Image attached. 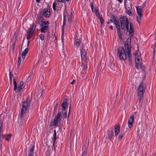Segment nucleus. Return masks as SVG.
<instances>
[{
    "label": "nucleus",
    "mask_w": 156,
    "mask_h": 156,
    "mask_svg": "<svg viewBox=\"0 0 156 156\" xmlns=\"http://www.w3.org/2000/svg\"><path fill=\"white\" fill-rule=\"evenodd\" d=\"M110 28L112 30H113V26H112V25H111L110 26Z\"/></svg>",
    "instance_id": "63"
},
{
    "label": "nucleus",
    "mask_w": 156,
    "mask_h": 156,
    "mask_svg": "<svg viewBox=\"0 0 156 156\" xmlns=\"http://www.w3.org/2000/svg\"><path fill=\"white\" fill-rule=\"evenodd\" d=\"M115 136L116 137L118 135V133H119V132H116V131H115Z\"/></svg>",
    "instance_id": "57"
},
{
    "label": "nucleus",
    "mask_w": 156,
    "mask_h": 156,
    "mask_svg": "<svg viewBox=\"0 0 156 156\" xmlns=\"http://www.w3.org/2000/svg\"><path fill=\"white\" fill-rule=\"evenodd\" d=\"M16 40L12 42V44H11V46L10 47V50L12 51V54L13 53L14 51L15 46L16 44Z\"/></svg>",
    "instance_id": "27"
},
{
    "label": "nucleus",
    "mask_w": 156,
    "mask_h": 156,
    "mask_svg": "<svg viewBox=\"0 0 156 156\" xmlns=\"http://www.w3.org/2000/svg\"><path fill=\"white\" fill-rule=\"evenodd\" d=\"M112 19V20H108V22H107V23L108 24H109L110 23H112V21H113V19Z\"/></svg>",
    "instance_id": "46"
},
{
    "label": "nucleus",
    "mask_w": 156,
    "mask_h": 156,
    "mask_svg": "<svg viewBox=\"0 0 156 156\" xmlns=\"http://www.w3.org/2000/svg\"><path fill=\"white\" fill-rule=\"evenodd\" d=\"M135 63L136 67L137 69H138L141 68L143 63L140 61V59L139 58H136L135 60Z\"/></svg>",
    "instance_id": "15"
},
{
    "label": "nucleus",
    "mask_w": 156,
    "mask_h": 156,
    "mask_svg": "<svg viewBox=\"0 0 156 156\" xmlns=\"http://www.w3.org/2000/svg\"><path fill=\"white\" fill-rule=\"evenodd\" d=\"M23 62V60L21 59V56L19 55L18 58L17 62V69L19 70L20 67V65Z\"/></svg>",
    "instance_id": "19"
},
{
    "label": "nucleus",
    "mask_w": 156,
    "mask_h": 156,
    "mask_svg": "<svg viewBox=\"0 0 156 156\" xmlns=\"http://www.w3.org/2000/svg\"><path fill=\"white\" fill-rule=\"evenodd\" d=\"M145 84L141 82L139 84L137 89V96L139 102H140L144 97V94L145 91Z\"/></svg>",
    "instance_id": "3"
},
{
    "label": "nucleus",
    "mask_w": 156,
    "mask_h": 156,
    "mask_svg": "<svg viewBox=\"0 0 156 156\" xmlns=\"http://www.w3.org/2000/svg\"><path fill=\"white\" fill-rule=\"evenodd\" d=\"M125 26L126 31H128V29H129V21L128 18H126V19Z\"/></svg>",
    "instance_id": "29"
},
{
    "label": "nucleus",
    "mask_w": 156,
    "mask_h": 156,
    "mask_svg": "<svg viewBox=\"0 0 156 156\" xmlns=\"http://www.w3.org/2000/svg\"><path fill=\"white\" fill-rule=\"evenodd\" d=\"M108 133V136L109 139L111 141L112 140V137L114 135L113 130L112 129H108L107 132Z\"/></svg>",
    "instance_id": "17"
},
{
    "label": "nucleus",
    "mask_w": 156,
    "mask_h": 156,
    "mask_svg": "<svg viewBox=\"0 0 156 156\" xmlns=\"http://www.w3.org/2000/svg\"><path fill=\"white\" fill-rule=\"evenodd\" d=\"M30 42V41H28V42H27V47L29 46Z\"/></svg>",
    "instance_id": "61"
},
{
    "label": "nucleus",
    "mask_w": 156,
    "mask_h": 156,
    "mask_svg": "<svg viewBox=\"0 0 156 156\" xmlns=\"http://www.w3.org/2000/svg\"><path fill=\"white\" fill-rule=\"evenodd\" d=\"M61 39H62V42H63V40H64V37H63V36L62 34V36H61Z\"/></svg>",
    "instance_id": "62"
},
{
    "label": "nucleus",
    "mask_w": 156,
    "mask_h": 156,
    "mask_svg": "<svg viewBox=\"0 0 156 156\" xmlns=\"http://www.w3.org/2000/svg\"><path fill=\"white\" fill-rule=\"evenodd\" d=\"M110 18L111 19H112L113 20L114 23L117 29L118 36L120 41H122L123 40V39L122 37V34L121 33V28L119 20L116 16H114L113 14L111 15Z\"/></svg>",
    "instance_id": "1"
},
{
    "label": "nucleus",
    "mask_w": 156,
    "mask_h": 156,
    "mask_svg": "<svg viewBox=\"0 0 156 156\" xmlns=\"http://www.w3.org/2000/svg\"><path fill=\"white\" fill-rule=\"evenodd\" d=\"M126 18H127L126 17H125L123 16H119V20L120 22V27H121V29L122 30H125V28L124 27V24L125 23L126 19Z\"/></svg>",
    "instance_id": "8"
},
{
    "label": "nucleus",
    "mask_w": 156,
    "mask_h": 156,
    "mask_svg": "<svg viewBox=\"0 0 156 156\" xmlns=\"http://www.w3.org/2000/svg\"><path fill=\"white\" fill-rule=\"evenodd\" d=\"M9 80H10V83H12V78L11 76H10L9 77Z\"/></svg>",
    "instance_id": "56"
},
{
    "label": "nucleus",
    "mask_w": 156,
    "mask_h": 156,
    "mask_svg": "<svg viewBox=\"0 0 156 156\" xmlns=\"http://www.w3.org/2000/svg\"><path fill=\"white\" fill-rule=\"evenodd\" d=\"M45 19H44V20L42 22V23L41 24H43L45 26H49L48 25L50 24V22L48 21H45Z\"/></svg>",
    "instance_id": "34"
},
{
    "label": "nucleus",
    "mask_w": 156,
    "mask_h": 156,
    "mask_svg": "<svg viewBox=\"0 0 156 156\" xmlns=\"http://www.w3.org/2000/svg\"><path fill=\"white\" fill-rule=\"evenodd\" d=\"M156 49L154 48L153 50V59L154 60L155 58V55L156 54Z\"/></svg>",
    "instance_id": "41"
},
{
    "label": "nucleus",
    "mask_w": 156,
    "mask_h": 156,
    "mask_svg": "<svg viewBox=\"0 0 156 156\" xmlns=\"http://www.w3.org/2000/svg\"><path fill=\"white\" fill-rule=\"evenodd\" d=\"M43 21H44V20H40V19H36L35 22L37 24H39L41 23H42Z\"/></svg>",
    "instance_id": "35"
},
{
    "label": "nucleus",
    "mask_w": 156,
    "mask_h": 156,
    "mask_svg": "<svg viewBox=\"0 0 156 156\" xmlns=\"http://www.w3.org/2000/svg\"><path fill=\"white\" fill-rule=\"evenodd\" d=\"M120 125L119 124H116L115 125V132L116 131L119 132L120 130Z\"/></svg>",
    "instance_id": "30"
},
{
    "label": "nucleus",
    "mask_w": 156,
    "mask_h": 156,
    "mask_svg": "<svg viewBox=\"0 0 156 156\" xmlns=\"http://www.w3.org/2000/svg\"><path fill=\"white\" fill-rule=\"evenodd\" d=\"M28 50H29V49L28 48H27L24 50V51L22 53V54H23V55H26L28 52Z\"/></svg>",
    "instance_id": "37"
},
{
    "label": "nucleus",
    "mask_w": 156,
    "mask_h": 156,
    "mask_svg": "<svg viewBox=\"0 0 156 156\" xmlns=\"http://www.w3.org/2000/svg\"><path fill=\"white\" fill-rule=\"evenodd\" d=\"M67 113V112H65L63 114V117L64 118H66Z\"/></svg>",
    "instance_id": "53"
},
{
    "label": "nucleus",
    "mask_w": 156,
    "mask_h": 156,
    "mask_svg": "<svg viewBox=\"0 0 156 156\" xmlns=\"http://www.w3.org/2000/svg\"><path fill=\"white\" fill-rule=\"evenodd\" d=\"M137 14L138 15L137 16V21L139 24H140L141 18L143 17V13H137Z\"/></svg>",
    "instance_id": "23"
},
{
    "label": "nucleus",
    "mask_w": 156,
    "mask_h": 156,
    "mask_svg": "<svg viewBox=\"0 0 156 156\" xmlns=\"http://www.w3.org/2000/svg\"><path fill=\"white\" fill-rule=\"evenodd\" d=\"M129 27H134L133 24L132 23L129 22Z\"/></svg>",
    "instance_id": "49"
},
{
    "label": "nucleus",
    "mask_w": 156,
    "mask_h": 156,
    "mask_svg": "<svg viewBox=\"0 0 156 156\" xmlns=\"http://www.w3.org/2000/svg\"><path fill=\"white\" fill-rule=\"evenodd\" d=\"M136 10L137 13H143V9L141 6H137Z\"/></svg>",
    "instance_id": "28"
},
{
    "label": "nucleus",
    "mask_w": 156,
    "mask_h": 156,
    "mask_svg": "<svg viewBox=\"0 0 156 156\" xmlns=\"http://www.w3.org/2000/svg\"><path fill=\"white\" fill-rule=\"evenodd\" d=\"M13 83L14 86V91H16L17 89V86L16 82L15 79H13Z\"/></svg>",
    "instance_id": "33"
},
{
    "label": "nucleus",
    "mask_w": 156,
    "mask_h": 156,
    "mask_svg": "<svg viewBox=\"0 0 156 156\" xmlns=\"http://www.w3.org/2000/svg\"><path fill=\"white\" fill-rule=\"evenodd\" d=\"M3 122L2 119H0V130L2 131Z\"/></svg>",
    "instance_id": "40"
},
{
    "label": "nucleus",
    "mask_w": 156,
    "mask_h": 156,
    "mask_svg": "<svg viewBox=\"0 0 156 156\" xmlns=\"http://www.w3.org/2000/svg\"><path fill=\"white\" fill-rule=\"evenodd\" d=\"M9 77L10 76H11L12 77V76H13V77L14 76L13 74H12V72L10 71V70L9 71Z\"/></svg>",
    "instance_id": "52"
},
{
    "label": "nucleus",
    "mask_w": 156,
    "mask_h": 156,
    "mask_svg": "<svg viewBox=\"0 0 156 156\" xmlns=\"http://www.w3.org/2000/svg\"><path fill=\"white\" fill-rule=\"evenodd\" d=\"M73 17V13L72 12H71L70 14L69 15L68 17V22L69 23H71L72 22V19Z\"/></svg>",
    "instance_id": "25"
},
{
    "label": "nucleus",
    "mask_w": 156,
    "mask_h": 156,
    "mask_svg": "<svg viewBox=\"0 0 156 156\" xmlns=\"http://www.w3.org/2000/svg\"><path fill=\"white\" fill-rule=\"evenodd\" d=\"M123 137V134L122 133H120L118 137V140L119 141L121 140L122 139V138Z\"/></svg>",
    "instance_id": "39"
},
{
    "label": "nucleus",
    "mask_w": 156,
    "mask_h": 156,
    "mask_svg": "<svg viewBox=\"0 0 156 156\" xmlns=\"http://www.w3.org/2000/svg\"><path fill=\"white\" fill-rule=\"evenodd\" d=\"M67 11L66 9L63 12V23L62 25V32L64 31V27L66 24V17L67 15Z\"/></svg>",
    "instance_id": "14"
},
{
    "label": "nucleus",
    "mask_w": 156,
    "mask_h": 156,
    "mask_svg": "<svg viewBox=\"0 0 156 156\" xmlns=\"http://www.w3.org/2000/svg\"><path fill=\"white\" fill-rule=\"evenodd\" d=\"M127 32L129 33V36H133L134 34V28L129 27V29H128V31Z\"/></svg>",
    "instance_id": "22"
},
{
    "label": "nucleus",
    "mask_w": 156,
    "mask_h": 156,
    "mask_svg": "<svg viewBox=\"0 0 156 156\" xmlns=\"http://www.w3.org/2000/svg\"><path fill=\"white\" fill-rule=\"evenodd\" d=\"M75 82V80L74 79H73L71 83V84H73Z\"/></svg>",
    "instance_id": "59"
},
{
    "label": "nucleus",
    "mask_w": 156,
    "mask_h": 156,
    "mask_svg": "<svg viewBox=\"0 0 156 156\" xmlns=\"http://www.w3.org/2000/svg\"><path fill=\"white\" fill-rule=\"evenodd\" d=\"M71 109V106H70L69 107V113H68V116H69V115Z\"/></svg>",
    "instance_id": "58"
},
{
    "label": "nucleus",
    "mask_w": 156,
    "mask_h": 156,
    "mask_svg": "<svg viewBox=\"0 0 156 156\" xmlns=\"http://www.w3.org/2000/svg\"><path fill=\"white\" fill-rule=\"evenodd\" d=\"M40 37L41 40V41H43L44 40L45 38V35L44 34H41L40 35Z\"/></svg>",
    "instance_id": "38"
},
{
    "label": "nucleus",
    "mask_w": 156,
    "mask_h": 156,
    "mask_svg": "<svg viewBox=\"0 0 156 156\" xmlns=\"http://www.w3.org/2000/svg\"><path fill=\"white\" fill-rule=\"evenodd\" d=\"M83 44L80 48V54L82 60H86L87 59V52L84 49Z\"/></svg>",
    "instance_id": "9"
},
{
    "label": "nucleus",
    "mask_w": 156,
    "mask_h": 156,
    "mask_svg": "<svg viewBox=\"0 0 156 156\" xmlns=\"http://www.w3.org/2000/svg\"><path fill=\"white\" fill-rule=\"evenodd\" d=\"M31 35H29V34H27V39L28 40V41H30V36Z\"/></svg>",
    "instance_id": "48"
},
{
    "label": "nucleus",
    "mask_w": 156,
    "mask_h": 156,
    "mask_svg": "<svg viewBox=\"0 0 156 156\" xmlns=\"http://www.w3.org/2000/svg\"><path fill=\"white\" fill-rule=\"evenodd\" d=\"M87 152L86 151H83L81 156H86L87 155Z\"/></svg>",
    "instance_id": "47"
},
{
    "label": "nucleus",
    "mask_w": 156,
    "mask_h": 156,
    "mask_svg": "<svg viewBox=\"0 0 156 156\" xmlns=\"http://www.w3.org/2000/svg\"><path fill=\"white\" fill-rule=\"evenodd\" d=\"M40 30L41 33H45L49 30V26H45L41 24L40 25Z\"/></svg>",
    "instance_id": "11"
},
{
    "label": "nucleus",
    "mask_w": 156,
    "mask_h": 156,
    "mask_svg": "<svg viewBox=\"0 0 156 156\" xmlns=\"http://www.w3.org/2000/svg\"><path fill=\"white\" fill-rule=\"evenodd\" d=\"M134 115H132L130 116L128 120V124L129 128H131L133 126L134 121Z\"/></svg>",
    "instance_id": "13"
},
{
    "label": "nucleus",
    "mask_w": 156,
    "mask_h": 156,
    "mask_svg": "<svg viewBox=\"0 0 156 156\" xmlns=\"http://www.w3.org/2000/svg\"><path fill=\"white\" fill-rule=\"evenodd\" d=\"M60 2H65V0H57V1H55L53 2L52 5V8L53 10L55 11L56 10H58V6H56L57 5H59V3H60Z\"/></svg>",
    "instance_id": "10"
},
{
    "label": "nucleus",
    "mask_w": 156,
    "mask_h": 156,
    "mask_svg": "<svg viewBox=\"0 0 156 156\" xmlns=\"http://www.w3.org/2000/svg\"><path fill=\"white\" fill-rule=\"evenodd\" d=\"M81 43V42H79L77 41H75L74 42L75 47L76 48H78Z\"/></svg>",
    "instance_id": "32"
},
{
    "label": "nucleus",
    "mask_w": 156,
    "mask_h": 156,
    "mask_svg": "<svg viewBox=\"0 0 156 156\" xmlns=\"http://www.w3.org/2000/svg\"><path fill=\"white\" fill-rule=\"evenodd\" d=\"M61 115V112L58 111L57 115L54 118L53 121L51 123V126L54 127H57L58 123L60 122L62 120V116Z\"/></svg>",
    "instance_id": "4"
},
{
    "label": "nucleus",
    "mask_w": 156,
    "mask_h": 156,
    "mask_svg": "<svg viewBox=\"0 0 156 156\" xmlns=\"http://www.w3.org/2000/svg\"><path fill=\"white\" fill-rule=\"evenodd\" d=\"M127 13L129 16H132V13L130 10H128L127 11Z\"/></svg>",
    "instance_id": "43"
},
{
    "label": "nucleus",
    "mask_w": 156,
    "mask_h": 156,
    "mask_svg": "<svg viewBox=\"0 0 156 156\" xmlns=\"http://www.w3.org/2000/svg\"><path fill=\"white\" fill-rule=\"evenodd\" d=\"M119 56L121 60H125L127 58V55L125 50L123 47H120L118 50Z\"/></svg>",
    "instance_id": "5"
},
{
    "label": "nucleus",
    "mask_w": 156,
    "mask_h": 156,
    "mask_svg": "<svg viewBox=\"0 0 156 156\" xmlns=\"http://www.w3.org/2000/svg\"><path fill=\"white\" fill-rule=\"evenodd\" d=\"M12 135L11 134L9 135H2V136L3 137V138H5V140L7 141H9V140L10 139Z\"/></svg>",
    "instance_id": "31"
},
{
    "label": "nucleus",
    "mask_w": 156,
    "mask_h": 156,
    "mask_svg": "<svg viewBox=\"0 0 156 156\" xmlns=\"http://www.w3.org/2000/svg\"><path fill=\"white\" fill-rule=\"evenodd\" d=\"M75 41H77L79 42H81V40L80 39H78V38H75Z\"/></svg>",
    "instance_id": "54"
},
{
    "label": "nucleus",
    "mask_w": 156,
    "mask_h": 156,
    "mask_svg": "<svg viewBox=\"0 0 156 156\" xmlns=\"http://www.w3.org/2000/svg\"><path fill=\"white\" fill-rule=\"evenodd\" d=\"M24 82L23 81H21L20 83V86L22 87L23 85Z\"/></svg>",
    "instance_id": "55"
},
{
    "label": "nucleus",
    "mask_w": 156,
    "mask_h": 156,
    "mask_svg": "<svg viewBox=\"0 0 156 156\" xmlns=\"http://www.w3.org/2000/svg\"><path fill=\"white\" fill-rule=\"evenodd\" d=\"M94 3H93L92 2H91L90 3V6L91 8V9L92 11L93 12H94L95 13L97 17H98V18H99L100 17H101V16H100V13L99 11L96 9V6L94 7Z\"/></svg>",
    "instance_id": "12"
},
{
    "label": "nucleus",
    "mask_w": 156,
    "mask_h": 156,
    "mask_svg": "<svg viewBox=\"0 0 156 156\" xmlns=\"http://www.w3.org/2000/svg\"><path fill=\"white\" fill-rule=\"evenodd\" d=\"M100 21V22L101 25H102L103 24L104 20L103 19L102 17L101 16V17L99 18Z\"/></svg>",
    "instance_id": "42"
},
{
    "label": "nucleus",
    "mask_w": 156,
    "mask_h": 156,
    "mask_svg": "<svg viewBox=\"0 0 156 156\" xmlns=\"http://www.w3.org/2000/svg\"><path fill=\"white\" fill-rule=\"evenodd\" d=\"M34 68L31 70V72L29 73V76H28V78H29V77H30L31 76H32V74H33V70H34Z\"/></svg>",
    "instance_id": "44"
},
{
    "label": "nucleus",
    "mask_w": 156,
    "mask_h": 156,
    "mask_svg": "<svg viewBox=\"0 0 156 156\" xmlns=\"http://www.w3.org/2000/svg\"><path fill=\"white\" fill-rule=\"evenodd\" d=\"M132 36H129L127 39L126 42L124 44V47L126 50H131V41Z\"/></svg>",
    "instance_id": "7"
},
{
    "label": "nucleus",
    "mask_w": 156,
    "mask_h": 156,
    "mask_svg": "<svg viewBox=\"0 0 156 156\" xmlns=\"http://www.w3.org/2000/svg\"><path fill=\"white\" fill-rule=\"evenodd\" d=\"M67 99H64V102L62 103L61 107L63 111H65L66 110V108L68 104L67 103Z\"/></svg>",
    "instance_id": "18"
},
{
    "label": "nucleus",
    "mask_w": 156,
    "mask_h": 156,
    "mask_svg": "<svg viewBox=\"0 0 156 156\" xmlns=\"http://www.w3.org/2000/svg\"><path fill=\"white\" fill-rule=\"evenodd\" d=\"M40 12L46 18H49L50 16V6L48 5L46 8L43 9Z\"/></svg>",
    "instance_id": "6"
},
{
    "label": "nucleus",
    "mask_w": 156,
    "mask_h": 156,
    "mask_svg": "<svg viewBox=\"0 0 156 156\" xmlns=\"http://www.w3.org/2000/svg\"><path fill=\"white\" fill-rule=\"evenodd\" d=\"M56 111V109L55 108H54V110L52 116L53 117L55 115V114Z\"/></svg>",
    "instance_id": "50"
},
{
    "label": "nucleus",
    "mask_w": 156,
    "mask_h": 156,
    "mask_svg": "<svg viewBox=\"0 0 156 156\" xmlns=\"http://www.w3.org/2000/svg\"><path fill=\"white\" fill-rule=\"evenodd\" d=\"M127 54L128 55L127 60L129 62V65L132 66V60L131 58L132 55L131 52V50H126Z\"/></svg>",
    "instance_id": "16"
},
{
    "label": "nucleus",
    "mask_w": 156,
    "mask_h": 156,
    "mask_svg": "<svg viewBox=\"0 0 156 156\" xmlns=\"http://www.w3.org/2000/svg\"><path fill=\"white\" fill-rule=\"evenodd\" d=\"M22 60H23V62L25 58L26 55L22 54Z\"/></svg>",
    "instance_id": "45"
},
{
    "label": "nucleus",
    "mask_w": 156,
    "mask_h": 156,
    "mask_svg": "<svg viewBox=\"0 0 156 156\" xmlns=\"http://www.w3.org/2000/svg\"><path fill=\"white\" fill-rule=\"evenodd\" d=\"M84 62H85V66L84 67V69H85L86 70V69H87L88 68V61H87V59H86V60H83Z\"/></svg>",
    "instance_id": "36"
},
{
    "label": "nucleus",
    "mask_w": 156,
    "mask_h": 156,
    "mask_svg": "<svg viewBox=\"0 0 156 156\" xmlns=\"http://www.w3.org/2000/svg\"><path fill=\"white\" fill-rule=\"evenodd\" d=\"M34 145H32L28 151V156H34Z\"/></svg>",
    "instance_id": "21"
},
{
    "label": "nucleus",
    "mask_w": 156,
    "mask_h": 156,
    "mask_svg": "<svg viewBox=\"0 0 156 156\" xmlns=\"http://www.w3.org/2000/svg\"><path fill=\"white\" fill-rule=\"evenodd\" d=\"M31 102V99L30 98H28L26 101H24L23 103L20 114V118L22 120L25 117L24 114L26 112L27 109L30 107Z\"/></svg>",
    "instance_id": "2"
},
{
    "label": "nucleus",
    "mask_w": 156,
    "mask_h": 156,
    "mask_svg": "<svg viewBox=\"0 0 156 156\" xmlns=\"http://www.w3.org/2000/svg\"><path fill=\"white\" fill-rule=\"evenodd\" d=\"M58 105V103H57L56 104L55 106L54 107V108H56V109H57V106Z\"/></svg>",
    "instance_id": "60"
},
{
    "label": "nucleus",
    "mask_w": 156,
    "mask_h": 156,
    "mask_svg": "<svg viewBox=\"0 0 156 156\" xmlns=\"http://www.w3.org/2000/svg\"><path fill=\"white\" fill-rule=\"evenodd\" d=\"M36 2H37V3H39V2H40V0H36Z\"/></svg>",
    "instance_id": "64"
},
{
    "label": "nucleus",
    "mask_w": 156,
    "mask_h": 156,
    "mask_svg": "<svg viewBox=\"0 0 156 156\" xmlns=\"http://www.w3.org/2000/svg\"><path fill=\"white\" fill-rule=\"evenodd\" d=\"M22 89V87H21V86H19L18 87L17 90L18 91V92H20L21 91Z\"/></svg>",
    "instance_id": "51"
},
{
    "label": "nucleus",
    "mask_w": 156,
    "mask_h": 156,
    "mask_svg": "<svg viewBox=\"0 0 156 156\" xmlns=\"http://www.w3.org/2000/svg\"><path fill=\"white\" fill-rule=\"evenodd\" d=\"M35 25H33L29 29V30L27 31V34L29 35H32L34 33V31L35 30L36 27Z\"/></svg>",
    "instance_id": "20"
},
{
    "label": "nucleus",
    "mask_w": 156,
    "mask_h": 156,
    "mask_svg": "<svg viewBox=\"0 0 156 156\" xmlns=\"http://www.w3.org/2000/svg\"><path fill=\"white\" fill-rule=\"evenodd\" d=\"M53 138L52 139L53 140V147H55V144L56 141L57 139L56 133L55 130H54V133L53 135Z\"/></svg>",
    "instance_id": "24"
},
{
    "label": "nucleus",
    "mask_w": 156,
    "mask_h": 156,
    "mask_svg": "<svg viewBox=\"0 0 156 156\" xmlns=\"http://www.w3.org/2000/svg\"><path fill=\"white\" fill-rule=\"evenodd\" d=\"M36 19L42 20H44V16L40 12L37 14Z\"/></svg>",
    "instance_id": "26"
}]
</instances>
